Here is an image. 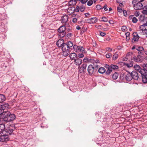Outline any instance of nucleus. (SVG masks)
I'll return each instance as SVG.
<instances>
[{"mask_svg":"<svg viewBox=\"0 0 147 147\" xmlns=\"http://www.w3.org/2000/svg\"><path fill=\"white\" fill-rule=\"evenodd\" d=\"M64 40L62 39L58 40L56 42L57 45L59 47H61L63 56H68L70 53V49L73 46V42L69 41L67 43H64Z\"/></svg>","mask_w":147,"mask_h":147,"instance_id":"f257e3e1","label":"nucleus"},{"mask_svg":"<svg viewBox=\"0 0 147 147\" xmlns=\"http://www.w3.org/2000/svg\"><path fill=\"white\" fill-rule=\"evenodd\" d=\"M66 29V28L65 26H62L58 29V31L59 32L58 36L60 38L63 37L65 35V30Z\"/></svg>","mask_w":147,"mask_h":147,"instance_id":"f03ea898","label":"nucleus"},{"mask_svg":"<svg viewBox=\"0 0 147 147\" xmlns=\"http://www.w3.org/2000/svg\"><path fill=\"white\" fill-rule=\"evenodd\" d=\"M87 70L89 74L90 75H92L96 72L97 70L93 67V65L90 64L88 67Z\"/></svg>","mask_w":147,"mask_h":147,"instance_id":"7ed1b4c3","label":"nucleus"},{"mask_svg":"<svg viewBox=\"0 0 147 147\" xmlns=\"http://www.w3.org/2000/svg\"><path fill=\"white\" fill-rule=\"evenodd\" d=\"M73 46V48L75 52H81L82 53H85L84 49L83 47L80 46H77L76 45Z\"/></svg>","mask_w":147,"mask_h":147,"instance_id":"20e7f679","label":"nucleus"},{"mask_svg":"<svg viewBox=\"0 0 147 147\" xmlns=\"http://www.w3.org/2000/svg\"><path fill=\"white\" fill-rule=\"evenodd\" d=\"M90 60L91 61L90 63L93 65V67H94V68L97 70L99 67V61L96 59H90Z\"/></svg>","mask_w":147,"mask_h":147,"instance_id":"39448f33","label":"nucleus"},{"mask_svg":"<svg viewBox=\"0 0 147 147\" xmlns=\"http://www.w3.org/2000/svg\"><path fill=\"white\" fill-rule=\"evenodd\" d=\"M0 134V141L2 142H6L9 140V136L6 135V133H3V134Z\"/></svg>","mask_w":147,"mask_h":147,"instance_id":"423d86ee","label":"nucleus"},{"mask_svg":"<svg viewBox=\"0 0 147 147\" xmlns=\"http://www.w3.org/2000/svg\"><path fill=\"white\" fill-rule=\"evenodd\" d=\"M9 107L10 106L8 103L3 104L2 102H0V109L2 111L3 113H5V111L4 110L9 109Z\"/></svg>","mask_w":147,"mask_h":147,"instance_id":"0eeeda50","label":"nucleus"},{"mask_svg":"<svg viewBox=\"0 0 147 147\" xmlns=\"http://www.w3.org/2000/svg\"><path fill=\"white\" fill-rule=\"evenodd\" d=\"M132 59L134 61L136 62H141L143 61L144 60V58L143 56L138 54L137 56H134L133 57Z\"/></svg>","mask_w":147,"mask_h":147,"instance_id":"6e6552de","label":"nucleus"},{"mask_svg":"<svg viewBox=\"0 0 147 147\" xmlns=\"http://www.w3.org/2000/svg\"><path fill=\"white\" fill-rule=\"evenodd\" d=\"M6 116H8L10 121H12L15 119L16 116L14 114H11L9 111H7L5 113Z\"/></svg>","mask_w":147,"mask_h":147,"instance_id":"1a4fd4ad","label":"nucleus"},{"mask_svg":"<svg viewBox=\"0 0 147 147\" xmlns=\"http://www.w3.org/2000/svg\"><path fill=\"white\" fill-rule=\"evenodd\" d=\"M133 38L131 40L132 43H134L138 41L140 38L138 33L137 32H134L133 34Z\"/></svg>","mask_w":147,"mask_h":147,"instance_id":"9d476101","label":"nucleus"},{"mask_svg":"<svg viewBox=\"0 0 147 147\" xmlns=\"http://www.w3.org/2000/svg\"><path fill=\"white\" fill-rule=\"evenodd\" d=\"M132 79L135 80H138L139 78L138 72L135 71H133L131 73Z\"/></svg>","mask_w":147,"mask_h":147,"instance_id":"9b49d317","label":"nucleus"},{"mask_svg":"<svg viewBox=\"0 0 147 147\" xmlns=\"http://www.w3.org/2000/svg\"><path fill=\"white\" fill-rule=\"evenodd\" d=\"M6 111H5V113L3 114V115H4L5 117L3 118L0 119V122L1 123H3V124H4V125L5 123L10 121L8 116H6V114L5 113Z\"/></svg>","mask_w":147,"mask_h":147,"instance_id":"f8f14e48","label":"nucleus"},{"mask_svg":"<svg viewBox=\"0 0 147 147\" xmlns=\"http://www.w3.org/2000/svg\"><path fill=\"white\" fill-rule=\"evenodd\" d=\"M136 49L138 51V53L139 55H144V48L141 46H139L136 47Z\"/></svg>","mask_w":147,"mask_h":147,"instance_id":"ddd939ff","label":"nucleus"},{"mask_svg":"<svg viewBox=\"0 0 147 147\" xmlns=\"http://www.w3.org/2000/svg\"><path fill=\"white\" fill-rule=\"evenodd\" d=\"M141 2L140 1L134 5V7L135 9L140 10L143 8V5Z\"/></svg>","mask_w":147,"mask_h":147,"instance_id":"4468645a","label":"nucleus"},{"mask_svg":"<svg viewBox=\"0 0 147 147\" xmlns=\"http://www.w3.org/2000/svg\"><path fill=\"white\" fill-rule=\"evenodd\" d=\"M140 29L142 31L143 33H145L147 34V25L143 23V24L140 26Z\"/></svg>","mask_w":147,"mask_h":147,"instance_id":"2eb2a0df","label":"nucleus"},{"mask_svg":"<svg viewBox=\"0 0 147 147\" xmlns=\"http://www.w3.org/2000/svg\"><path fill=\"white\" fill-rule=\"evenodd\" d=\"M127 74H125V76L127 81H130L132 79L131 73L128 71H127Z\"/></svg>","mask_w":147,"mask_h":147,"instance_id":"dca6fc26","label":"nucleus"},{"mask_svg":"<svg viewBox=\"0 0 147 147\" xmlns=\"http://www.w3.org/2000/svg\"><path fill=\"white\" fill-rule=\"evenodd\" d=\"M73 9V10H71V13H73L74 11H75L76 12H79L80 10V8L79 6H77L76 8H75L74 7H70L68 9V11H69L71 9Z\"/></svg>","mask_w":147,"mask_h":147,"instance_id":"f3484780","label":"nucleus"},{"mask_svg":"<svg viewBox=\"0 0 147 147\" xmlns=\"http://www.w3.org/2000/svg\"><path fill=\"white\" fill-rule=\"evenodd\" d=\"M87 21L90 24H93L96 23L97 21V19L96 17L92 18L87 19Z\"/></svg>","mask_w":147,"mask_h":147,"instance_id":"a211bd4d","label":"nucleus"},{"mask_svg":"<svg viewBox=\"0 0 147 147\" xmlns=\"http://www.w3.org/2000/svg\"><path fill=\"white\" fill-rule=\"evenodd\" d=\"M82 62V60L81 59L76 57V59H74V63L76 65H79L81 64Z\"/></svg>","mask_w":147,"mask_h":147,"instance_id":"6ab92c4d","label":"nucleus"},{"mask_svg":"<svg viewBox=\"0 0 147 147\" xmlns=\"http://www.w3.org/2000/svg\"><path fill=\"white\" fill-rule=\"evenodd\" d=\"M13 131L12 129L8 128L4 130V133H6V135L9 136L12 133Z\"/></svg>","mask_w":147,"mask_h":147,"instance_id":"aec40b11","label":"nucleus"},{"mask_svg":"<svg viewBox=\"0 0 147 147\" xmlns=\"http://www.w3.org/2000/svg\"><path fill=\"white\" fill-rule=\"evenodd\" d=\"M5 129V125L3 123L0 122V133L3 134Z\"/></svg>","mask_w":147,"mask_h":147,"instance_id":"412c9836","label":"nucleus"},{"mask_svg":"<svg viewBox=\"0 0 147 147\" xmlns=\"http://www.w3.org/2000/svg\"><path fill=\"white\" fill-rule=\"evenodd\" d=\"M139 72L141 74L142 78V76L147 75V70H145L144 69H141L139 71Z\"/></svg>","mask_w":147,"mask_h":147,"instance_id":"4be33fe9","label":"nucleus"},{"mask_svg":"<svg viewBox=\"0 0 147 147\" xmlns=\"http://www.w3.org/2000/svg\"><path fill=\"white\" fill-rule=\"evenodd\" d=\"M68 17L67 15H65L63 16L61 18V22L62 23H65L68 20Z\"/></svg>","mask_w":147,"mask_h":147,"instance_id":"5701e85b","label":"nucleus"},{"mask_svg":"<svg viewBox=\"0 0 147 147\" xmlns=\"http://www.w3.org/2000/svg\"><path fill=\"white\" fill-rule=\"evenodd\" d=\"M77 2L76 0H71L68 3V4L69 6H74L76 4Z\"/></svg>","mask_w":147,"mask_h":147,"instance_id":"b1692460","label":"nucleus"},{"mask_svg":"<svg viewBox=\"0 0 147 147\" xmlns=\"http://www.w3.org/2000/svg\"><path fill=\"white\" fill-rule=\"evenodd\" d=\"M109 67L110 68H111L112 70L113 69L117 70L119 68V67L118 66L113 64L111 65L110 66L109 65Z\"/></svg>","mask_w":147,"mask_h":147,"instance_id":"393cba45","label":"nucleus"},{"mask_svg":"<svg viewBox=\"0 0 147 147\" xmlns=\"http://www.w3.org/2000/svg\"><path fill=\"white\" fill-rule=\"evenodd\" d=\"M70 59L71 60H73L75 59L76 57H77V55L75 53H71L69 56Z\"/></svg>","mask_w":147,"mask_h":147,"instance_id":"a878e982","label":"nucleus"},{"mask_svg":"<svg viewBox=\"0 0 147 147\" xmlns=\"http://www.w3.org/2000/svg\"><path fill=\"white\" fill-rule=\"evenodd\" d=\"M106 67L108 68V70L106 71V74L107 75H109L111 72L112 70H111V68L109 67V65H107Z\"/></svg>","mask_w":147,"mask_h":147,"instance_id":"bb28decb","label":"nucleus"},{"mask_svg":"<svg viewBox=\"0 0 147 147\" xmlns=\"http://www.w3.org/2000/svg\"><path fill=\"white\" fill-rule=\"evenodd\" d=\"M106 69L105 68L103 67H101L98 69V72L100 74H102L105 72Z\"/></svg>","mask_w":147,"mask_h":147,"instance_id":"cd10ccee","label":"nucleus"},{"mask_svg":"<svg viewBox=\"0 0 147 147\" xmlns=\"http://www.w3.org/2000/svg\"><path fill=\"white\" fill-rule=\"evenodd\" d=\"M87 66V65L86 64H83L82 65L80 69L83 72H84L85 71Z\"/></svg>","mask_w":147,"mask_h":147,"instance_id":"c85d7f7f","label":"nucleus"},{"mask_svg":"<svg viewBox=\"0 0 147 147\" xmlns=\"http://www.w3.org/2000/svg\"><path fill=\"white\" fill-rule=\"evenodd\" d=\"M119 76L118 73L115 72L112 75V77L113 80H116L117 79Z\"/></svg>","mask_w":147,"mask_h":147,"instance_id":"c756f323","label":"nucleus"},{"mask_svg":"<svg viewBox=\"0 0 147 147\" xmlns=\"http://www.w3.org/2000/svg\"><path fill=\"white\" fill-rule=\"evenodd\" d=\"M143 8L142 13L144 14H147V4L144 6Z\"/></svg>","mask_w":147,"mask_h":147,"instance_id":"7c9ffc66","label":"nucleus"},{"mask_svg":"<svg viewBox=\"0 0 147 147\" xmlns=\"http://www.w3.org/2000/svg\"><path fill=\"white\" fill-rule=\"evenodd\" d=\"M118 54L117 52H115L112 57V59L114 60H116L118 57Z\"/></svg>","mask_w":147,"mask_h":147,"instance_id":"2f4dec72","label":"nucleus"},{"mask_svg":"<svg viewBox=\"0 0 147 147\" xmlns=\"http://www.w3.org/2000/svg\"><path fill=\"white\" fill-rule=\"evenodd\" d=\"M142 80L143 82L144 83L147 82V75L142 76Z\"/></svg>","mask_w":147,"mask_h":147,"instance_id":"473e14b6","label":"nucleus"},{"mask_svg":"<svg viewBox=\"0 0 147 147\" xmlns=\"http://www.w3.org/2000/svg\"><path fill=\"white\" fill-rule=\"evenodd\" d=\"M5 97L4 95L2 94H0V101H5Z\"/></svg>","mask_w":147,"mask_h":147,"instance_id":"72a5a7b5","label":"nucleus"},{"mask_svg":"<svg viewBox=\"0 0 147 147\" xmlns=\"http://www.w3.org/2000/svg\"><path fill=\"white\" fill-rule=\"evenodd\" d=\"M145 18H145L144 16H141L139 18V20L141 22H142L144 23Z\"/></svg>","mask_w":147,"mask_h":147,"instance_id":"f704fd0d","label":"nucleus"},{"mask_svg":"<svg viewBox=\"0 0 147 147\" xmlns=\"http://www.w3.org/2000/svg\"><path fill=\"white\" fill-rule=\"evenodd\" d=\"M134 68L135 69L138 71H139L140 69V67L139 65H135L134 66Z\"/></svg>","mask_w":147,"mask_h":147,"instance_id":"c9c22d12","label":"nucleus"},{"mask_svg":"<svg viewBox=\"0 0 147 147\" xmlns=\"http://www.w3.org/2000/svg\"><path fill=\"white\" fill-rule=\"evenodd\" d=\"M126 66L128 67H133V65L132 63H126L125 64Z\"/></svg>","mask_w":147,"mask_h":147,"instance_id":"e433bc0d","label":"nucleus"},{"mask_svg":"<svg viewBox=\"0 0 147 147\" xmlns=\"http://www.w3.org/2000/svg\"><path fill=\"white\" fill-rule=\"evenodd\" d=\"M101 21L106 22L108 21V19L107 18L105 17H102L101 18Z\"/></svg>","mask_w":147,"mask_h":147,"instance_id":"4c0bfd02","label":"nucleus"},{"mask_svg":"<svg viewBox=\"0 0 147 147\" xmlns=\"http://www.w3.org/2000/svg\"><path fill=\"white\" fill-rule=\"evenodd\" d=\"M93 1L92 0L89 1L87 3V4L88 6H91L93 4Z\"/></svg>","mask_w":147,"mask_h":147,"instance_id":"58836bf2","label":"nucleus"},{"mask_svg":"<svg viewBox=\"0 0 147 147\" xmlns=\"http://www.w3.org/2000/svg\"><path fill=\"white\" fill-rule=\"evenodd\" d=\"M88 59L87 58H85L83 59V61L85 62H87L88 61L89 62H90L91 61H90V59Z\"/></svg>","mask_w":147,"mask_h":147,"instance_id":"ea45409f","label":"nucleus"},{"mask_svg":"<svg viewBox=\"0 0 147 147\" xmlns=\"http://www.w3.org/2000/svg\"><path fill=\"white\" fill-rule=\"evenodd\" d=\"M105 56L106 58H109L112 57V54L111 53H108Z\"/></svg>","mask_w":147,"mask_h":147,"instance_id":"a19ab883","label":"nucleus"},{"mask_svg":"<svg viewBox=\"0 0 147 147\" xmlns=\"http://www.w3.org/2000/svg\"><path fill=\"white\" fill-rule=\"evenodd\" d=\"M132 21L134 23H136L138 21V19L136 17H134L133 20H132Z\"/></svg>","mask_w":147,"mask_h":147,"instance_id":"79ce46f5","label":"nucleus"},{"mask_svg":"<svg viewBox=\"0 0 147 147\" xmlns=\"http://www.w3.org/2000/svg\"><path fill=\"white\" fill-rule=\"evenodd\" d=\"M83 53H82L81 54H79L78 55V57L80 58H82L84 57V55L83 54Z\"/></svg>","mask_w":147,"mask_h":147,"instance_id":"37998d69","label":"nucleus"},{"mask_svg":"<svg viewBox=\"0 0 147 147\" xmlns=\"http://www.w3.org/2000/svg\"><path fill=\"white\" fill-rule=\"evenodd\" d=\"M127 28V27L126 26H123L122 27L121 30L123 31H126Z\"/></svg>","mask_w":147,"mask_h":147,"instance_id":"c03bdc74","label":"nucleus"},{"mask_svg":"<svg viewBox=\"0 0 147 147\" xmlns=\"http://www.w3.org/2000/svg\"><path fill=\"white\" fill-rule=\"evenodd\" d=\"M133 53L132 52H128L126 56L127 57H130V56H131L132 55H133Z\"/></svg>","mask_w":147,"mask_h":147,"instance_id":"a18cd8bd","label":"nucleus"},{"mask_svg":"<svg viewBox=\"0 0 147 147\" xmlns=\"http://www.w3.org/2000/svg\"><path fill=\"white\" fill-rule=\"evenodd\" d=\"M143 67L144 69L147 70V64H144L143 65Z\"/></svg>","mask_w":147,"mask_h":147,"instance_id":"49530a36","label":"nucleus"},{"mask_svg":"<svg viewBox=\"0 0 147 147\" xmlns=\"http://www.w3.org/2000/svg\"><path fill=\"white\" fill-rule=\"evenodd\" d=\"M117 9L118 11L120 13H121L123 11L122 9L119 7H117Z\"/></svg>","mask_w":147,"mask_h":147,"instance_id":"de8ad7c7","label":"nucleus"},{"mask_svg":"<svg viewBox=\"0 0 147 147\" xmlns=\"http://www.w3.org/2000/svg\"><path fill=\"white\" fill-rule=\"evenodd\" d=\"M106 50L107 51L110 52L112 51V49L110 47H107L106 48Z\"/></svg>","mask_w":147,"mask_h":147,"instance_id":"09e8293b","label":"nucleus"},{"mask_svg":"<svg viewBox=\"0 0 147 147\" xmlns=\"http://www.w3.org/2000/svg\"><path fill=\"white\" fill-rule=\"evenodd\" d=\"M105 11H107L108 10V9L107 8V5L105 4V5L102 8Z\"/></svg>","mask_w":147,"mask_h":147,"instance_id":"8fccbe9b","label":"nucleus"},{"mask_svg":"<svg viewBox=\"0 0 147 147\" xmlns=\"http://www.w3.org/2000/svg\"><path fill=\"white\" fill-rule=\"evenodd\" d=\"M96 8H97V9L100 10V9H101L102 8V7L100 5H96Z\"/></svg>","mask_w":147,"mask_h":147,"instance_id":"3c124183","label":"nucleus"},{"mask_svg":"<svg viewBox=\"0 0 147 147\" xmlns=\"http://www.w3.org/2000/svg\"><path fill=\"white\" fill-rule=\"evenodd\" d=\"M85 9V8L84 7H80V11L81 12H83L84 11Z\"/></svg>","mask_w":147,"mask_h":147,"instance_id":"603ef678","label":"nucleus"},{"mask_svg":"<svg viewBox=\"0 0 147 147\" xmlns=\"http://www.w3.org/2000/svg\"><path fill=\"white\" fill-rule=\"evenodd\" d=\"M88 0H81L80 1L82 4L85 3L88 1Z\"/></svg>","mask_w":147,"mask_h":147,"instance_id":"864d4df0","label":"nucleus"},{"mask_svg":"<svg viewBox=\"0 0 147 147\" xmlns=\"http://www.w3.org/2000/svg\"><path fill=\"white\" fill-rule=\"evenodd\" d=\"M100 35L102 36H104L106 35V34L105 32H101L100 33Z\"/></svg>","mask_w":147,"mask_h":147,"instance_id":"5fc2aeb1","label":"nucleus"},{"mask_svg":"<svg viewBox=\"0 0 147 147\" xmlns=\"http://www.w3.org/2000/svg\"><path fill=\"white\" fill-rule=\"evenodd\" d=\"M72 35H73V34H72V33H68L67 34V36L68 38H70V37H71L72 36Z\"/></svg>","mask_w":147,"mask_h":147,"instance_id":"6e6d98bb","label":"nucleus"},{"mask_svg":"<svg viewBox=\"0 0 147 147\" xmlns=\"http://www.w3.org/2000/svg\"><path fill=\"white\" fill-rule=\"evenodd\" d=\"M134 17V15H131L129 16V20H133V18Z\"/></svg>","mask_w":147,"mask_h":147,"instance_id":"4d7b16f0","label":"nucleus"},{"mask_svg":"<svg viewBox=\"0 0 147 147\" xmlns=\"http://www.w3.org/2000/svg\"><path fill=\"white\" fill-rule=\"evenodd\" d=\"M77 19L76 18H74L72 20V21L74 23H75L77 22Z\"/></svg>","mask_w":147,"mask_h":147,"instance_id":"13d9d810","label":"nucleus"},{"mask_svg":"<svg viewBox=\"0 0 147 147\" xmlns=\"http://www.w3.org/2000/svg\"><path fill=\"white\" fill-rule=\"evenodd\" d=\"M123 13L124 14V15L125 16H127V12L125 10L123 11Z\"/></svg>","mask_w":147,"mask_h":147,"instance_id":"bf43d9fd","label":"nucleus"},{"mask_svg":"<svg viewBox=\"0 0 147 147\" xmlns=\"http://www.w3.org/2000/svg\"><path fill=\"white\" fill-rule=\"evenodd\" d=\"M130 33L129 32H127L125 33L126 37L129 36Z\"/></svg>","mask_w":147,"mask_h":147,"instance_id":"052dcab7","label":"nucleus"},{"mask_svg":"<svg viewBox=\"0 0 147 147\" xmlns=\"http://www.w3.org/2000/svg\"><path fill=\"white\" fill-rule=\"evenodd\" d=\"M144 23L146 24V25H147V18H146L145 19V20Z\"/></svg>","mask_w":147,"mask_h":147,"instance_id":"680f3d73","label":"nucleus"},{"mask_svg":"<svg viewBox=\"0 0 147 147\" xmlns=\"http://www.w3.org/2000/svg\"><path fill=\"white\" fill-rule=\"evenodd\" d=\"M130 36L126 37V39L127 41H128L130 39Z\"/></svg>","mask_w":147,"mask_h":147,"instance_id":"e2e57ef3","label":"nucleus"},{"mask_svg":"<svg viewBox=\"0 0 147 147\" xmlns=\"http://www.w3.org/2000/svg\"><path fill=\"white\" fill-rule=\"evenodd\" d=\"M89 15L90 14H89V13H86L85 14V16L86 17H88L89 16Z\"/></svg>","mask_w":147,"mask_h":147,"instance_id":"0e129e2a","label":"nucleus"},{"mask_svg":"<svg viewBox=\"0 0 147 147\" xmlns=\"http://www.w3.org/2000/svg\"><path fill=\"white\" fill-rule=\"evenodd\" d=\"M76 28L77 30H80L81 29V28H80V27L79 26H76Z\"/></svg>","mask_w":147,"mask_h":147,"instance_id":"69168bd1","label":"nucleus"},{"mask_svg":"<svg viewBox=\"0 0 147 147\" xmlns=\"http://www.w3.org/2000/svg\"><path fill=\"white\" fill-rule=\"evenodd\" d=\"M3 112H2V111L1 110V109H0V115H1V114L3 115Z\"/></svg>","mask_w":147,"mask_h":147,"instance_id":"338daca9","label":"nucleus"},{"mask_svg":"<svg viewBox=\"0 0 147 147\" xmlns=\"http://www.w3.org/2000/svg\"><path fill=\"white\" fill-rule=\"evenodd\" d=\"M135 14L136 16H138L139 15L140 13L139 12H137L136 13H135Z\"/></svg>","mask_w":147,"mask_h":147,"instance_id":"774afa93","label":"nucleus"}]
</instances>
